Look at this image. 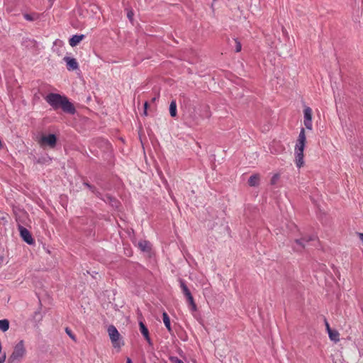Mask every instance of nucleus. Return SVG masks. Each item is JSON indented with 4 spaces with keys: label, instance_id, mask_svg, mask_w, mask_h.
<instances>
[{
    "label": "nucleus",
    "instance_id": "f257e3e1",
    "mask_svg": "<svg viewBox=\"0 0 363 363\" xmlns=\"http://www.w3.org/2000/svg\"><path fill=\"white\" fill-rule=\"evenodd\" d=\"M46 102L54 109L61 108L65 113L74 114L76 109L67 96L56 93H50L45 98Z\"/></svg>",
    "mask_w": 363,
    "mask_h": 363
},
{
    "label": "nucleus",
    "instance_id": "f03ea898",
    "mask_svg": "<svg viewBox=\"0 0 363 363\" xmlns=\"http://www.w3.org/2000/svg\"><path fill=\"white\" fill-rule=\"evenodd\" d=\"M306 142L305 129L302 128L295 146L296 164L300 168L303 164V150Z\"/></svg>",
    "mask_w": 363,
    "mask_h": 363
},
{
    "label": "nucleus",
    "instance_id": "7ed1b4c3",
    "mask_svg": "<svg viewBox=\"0 0 363 363\" xmlns=\"http://www.w3.org/2000/svg\"><path fill=\"white\" fill-rule=\"evenodd\" d=\"M179 282L180 284V287L182 289L183 294L185 296L186 298V301L189 303V306L191 307V310L192 311H197V306L194 301V297L187 287L185 281L182 279H179Z\"/></svg>",
    "mask_w": 363,
    "mask_h": 363
},
{
    "label": "nucleus",
    "instance_id": "20e7f679",
    "mask_svg": "<svg viewBox=\"0 0 363 363\" xmlns=\"http://www.w3.org/2000/svg\"><path fill=\"white\" fill-rule=\"evenodd\" d=\"M26 353L23 340H21L14 347L13 351L8 359V363H13L16 360L21 359Z\"/></svg>",
    "mask_w": 363,
    "mask_h": 363
},
{
    "label": "nucleus",
    "instance_id": "39448f33",
    "mask_svg": "<svg viewBox=\"0 0 363 363\" xmlns=\"http://www.w3.org/2000/svg\"><path fill=\"white\" fill-rule=\"evenodd\" d=\"M57 137L55 134H49L48 135H42L38 140V143L42 147H49L54 148L57 144Z\"/></svg>",
    "mask_w": 363,
    "mask_h": 363
},
{
    "label": "nucleus",
    "instance_id": "423d86ee",
    "mask_svg": "<svg viewBox=\"0 0 363 363\" xmlns=\"http://www.w3.org/2000/svg\"><path fill=\"white\" fill-rule=\"evenodd\" d=\"M315 239V237L313 235L303 236L300 239H296L294 240V245H292L293 249L296 252H301L305 248L306 243Z\"/></svg>",
    "mask_w": 363,
    "mask_h": 363
},
{
    "label": "nucleus",
    "instance_id": "0eeeda50",
    "mask_svg": "<svg viewBox=\"0 0 363 363\" xmlns=\"http://www.w3.org/2000/svg\"><path fill=\"white\" fill-rule=\"evenodd\" d=\"M108 335L110 337V339L111 340V342L113 344V346L116 347H121V335L118 333V330L114 325H110L108 328Z\"/></svg>",
    "mask_w": 363,
    "mask_h": 363
},
{
    "label": "nucleus",
    "instance_id": "6e6552de",
    "mask_svg": "<svg viewBox=\"0 0 363 363\" xmlns=\"http://www.w3.org/2000/svg\"><path fill=\"white\" fill-rule=\"evenodd\" d=\"M18 229L22 240L24 242L28 245H33L35 243V240L33 238L31 233L27 228L21 225H18Z\"/></svg>",
    "mask_w": 363,
    "mask_h": 363
},
{
    "label": "nucleus",
    "instance_id": "1a4fd4ad",
    "mask_svg": "<svg viewBox=\"0 0 363 363\" xmlns=\"http://www.w3.org/2000/svg\"><path fill=\"white\" fill-rule=\"evenodd\" d=\"M304 121L303 123L308 130H312V109L310 107H306L303 110Z\"/></svg>",
    "mask_w": 363,
    "mask_h": 363
},
{
    "label": "nucleus",
    "instance_id": "9d476101",
    "mask_svg": "<svg viewBox=\"0 0 363 363\" xmlns=\"http://www.w3.org/2000/svg\"><path fill=\"white\" fill-rule=\"evenodd\" d=\"M63 60L67 63V68L68 70L72 71L78 69L79 65L76 59L66 56Z\"/></svg>",
    "mask_w": 363,
    "mask_h": 363
},
{
    "label": "nucleus",
    "instance_id": "9b49d317",
    "mask_svg": "<svg viewBox=\"0 0 363 363\" xmlns=\"http://www.w3.org/2000/svg\"><path fill=\"white\" fill-rule=\"evenodd\" d=\"M139 326H140V333L144 336L145 339L147 340L149 345L152 346V342L150 337L149 330H148L147 326L142 321L139 322Z\"/></svg>",
    "mask_w": 363,
    "mask_h": 363
},
{
    "label": "nucleus",
    "instance_id": "f8f14e48",
    "mask_svg": "<svg viewBox=\"0 0 363 363\" xmlns=\"http://www.w3.org/2000/svg\"><path fill=\"white\" fill-rule=\"evenodd\" d=\"M85 35L83 34L81 35H74L69 40V43L72 47L77 46L84 38Z\"/></svg>",
    "mask_w": 363,
    "mask_h": 363
},
{
    "label": "nucleus",
    "instance_id": "ddd939ff",
    "mask_svg": "<svg viewBox=\"0 0 363 363\" xmlns=\"http://www.w3.org/2000/svg\"><path fill=\"white\" fill-rule=\"evenodd\" d=\"M247 183L250 186H257L259 184V175L258 174L251 175Z\"/></svg>",
    "mask_w": 363,
    "mask_h": 363
},
{
    "label": "nucleus",
    "instance_id": "4468645a",
    "mask_svg": "<svg viewBox=\"0 0 363 363\" xmlns=\"http://www.w3.org/2000/svg\"><path fill=\"white\" fill-rule=\"evenodd\" d=\"M162 319H163L164 324L165 327L167 328V330L169 333H172V327H171L170 319H169L168 314L166 312H163Z\"/></svg>",
    "mask_w": 363,
    "mask_h": 363
},
{
    "label": "nucleus",
    "instance_id": "2eb2a0df",
    "mask_svg": "<svg viewBox=\"0 0 363 363\" xmlns=\"http://www.w3.org/2000/svg\"><path fill=\"white\" fill-rule=\"evenodd\" d=\"M328 335H329L330 339L332 341H333L335 342H339L340 334H339L338 331H337L335 330H329Z\"/></svg>",
    "mask_w": 363,
    "mask_h": 363
},
{
    "label": "nucleus",
    "instance_id": "dca6fc26",
    "mask_svg": "<svg viewBox=\"0 0 363 363\" xmlns=\"http://www.w3.org/2000/svg\"><path fill=\"white\" fill-rule=\"evenodd\" d=\"M23 17L26 21H34L40 18V14L35 12L32 13H24Z\"/></svg>",
    "mask_w": 363,
    "mask_h": 363
},
{
    "label": "nucleus",
    "instance_id": "f3484780",
    "mask_svg": "<svg viewBox=\"0 0 363 363\" xmlns=\"http://www.w3.org/2000/svg\"><path fill=\"white\" fill-rule=\"evenodd\" d=\"M169 113L173 118H175L177 115V103L175 100H172L169 105Z\"/></svg>",
    "mask_w": 363,
    "mask_h": 363
},
{
    "label": "nucleus",
    "instance_id": "a211bd4d",
    "mask_svg": "<svg viewBox=\"0 0 363 363\" xmlns=\"http://www.w3.org/2000/svg\"><path fill=\"white\" fill-rule=\"evenodd\" d=\"M138 247L143 252H148L150 250V242L146 240L140 241Z\"/></svg>",
    "mask_w": 363,
    "mask_h": 363
},
{
    "label": "nucleus",
    "instance_id": "6ab92c4d",
    "mask_svg": "<svg viewBox=\"0 0 363 363\" xmlns=\"http://www.w3.org/2000/svg\"><path fill=\"white\" fill-rule=\"evenodd\" d=\"M9 328V321L7 319L0 320V330L6 332Z\"/></svg>",
    "mask_w": 363,
    "mask_h": 363
},
{
    "label": "nucleus",
    "instance_id": "aec40b11",
    "mask_svg": "<svg viewBox=\"0 0 363 363\" xmlns=\"http://www.w3.org/2000/svg\"><path fill=\"white\" fill-rule=\"evenodd\" d=\"M65 333H67V335L73 340L75 342L77 341V337L75 336V335L72 333V330L68 328V327H66L65 329Z\"/></svg>",
    "mask_w": 363,
    "mask_h": 363
},
{
    "label": "nucleus",
    "instance_id": "412c9836",
    "mask_svg": "<svg viewBox=\"0 0 363 363\" xmlns=\"http://www.w3.org/2000/svg\"><path fill=\"white\" fill-rule=\"evenodd\" d=\"M279 177H280V176L279 174H274L271 179L270 184L272 185L276 184L277 182L279 180Z\"/></svg>",
    "mask_w": 363,
    "mask_h": 363
},
{
    "label": "nucleus",
    "instance_id": "4be33fe9",
    "mask_svg": "<svg viewBox=\"0 0 363 363\" xmlns=\"http://www.w3.org/2000/svg\"><path fill=\"white\" fill-rule=\"evenodd\" d=\"M235 43V52H239L242 49V45L238 39H234Z\"/></svg>",
    "mask_w": 363,
    "mask_h": 363
},
{
    "label": "nucleus",
    "instance_id": "5701e85b",
    "mask_svg": "<svg viewBox=\"0 0 363 363\" xmlns=\"http://www.w3.org/2000/svg\"><path fill=\"white\" fill-rule=\"evenodd\" d=\"M169 361L172 363H184L180 359H179L177 357L171 356L169 357Z\"/></svg>",
    "mask_w": 363,
    "mask_h": 363
},
{
    "label": "nucleus",
    "instance_id": "b1692460",
    "mask_svg": "<svg viewBox=\"0 0 363 363\" xmlns=\"http://www.w3.org/2000/svg\"><path fill=\"white\" fill-rule=\"evenodd\" d=\"M91 192H92V193H94V194L96 195V197H98V198H99V199H102V200H104V201H106L105 199H104V198L102 197V194H101V192H99V191L96 189V188H95V189H94V190H93Z\"/></svg>",
    "mask_w": 363,
    "mask_h": 363
},
{
    "label": "nucleus",
    "instance_id": "393cba45",
    "mask_svg": "<svg viewBox=\"0 0 363 363\" xmlns=\"http://www.w3.org/2000/svg\"><path fill=\"white\" fill-rule=\"evenodd\" d=\"M133 16H134L133 11L132 10H128L127 12V17L130 21H133Z\"/></svg>",
    "mask_w": 363,
    "mask_h": 363
},
{
    "label": "nucleus",
    "instance_id": "a878e982",
    "mask_svg": "<svg viewBox=\"0 0 363 363\" xmlns=\"http://www.w3.org/2000/svg\"><path fill=\"white\" fill-rule=\"evenodd\" d=\"M83 184L86 186L90 191H93L94 190V189L96 188L94 186L90 184L89 182H84Z\"/></svg>",
    "mask_w": 363,
    "mask_h": 363
},
{
    "label": "nucleus",
    "instance_id": "bb28decb",
    "mask_svg": "<svg viewBox=\"0 0 363 363\" xmlns=\"http://www.w3.org/2000/svg\"><path fill=\"white\" fill-rule=\"evenodd\" d=\"M325 326H326V329L328 330V333L329 332V330H332L330 327V325L329 323L327 322V320H325Z\"/></svg>",
    "mask_w": 363,
    "mask_h": 363
},
{
    "label": "nucleus",
    "instance_id": "cd10ccee",
    "mask_svg": "<svg viewBox=\"0 0 363 363\" xmlns=\"http://www.w3.org/2000/svg\"><path fill=\"white\" fill-rule=\"evenodd\" d=\"M106 199H107L108 201H111L113 199H113L111 196H110V195H106Z\"/></svg>",
    "mask_w": 363,
    "mask_h": 363
},
{
    "label": "nucleus",
    "instance_id": "c85d7f7f",
    "mask_svg": "<svg viewBox=\"0 0 363 363\" xmlns=\"http://www.w3.org/2000/svg\"><path fill=\"white\" fill-rule=\"evenodd\" d=\"M358 236H359L360 240L363 242V233H359Z\"/></svg>",
    "mask_w": 363,
    "mask_h": 363
},
{
    "label": "nucleus",
    "instance_id": "c756f323",
    "mask_svg": "<svg viewBox=\"0 0 363 363\" xmlns=\"http://www.w3.org/2000/svg\"><path fill=\"white\" fill-rule=\"evenodd\" d=\"M148 106H149L148 102L145 101L144 104V109L147 110Z\"/></svg>",
    "mask_w": 363,
    "mask_h": 363
},
{
    "label": "nucleus",
    "instance_id": "7c9ffc66",
    "mask_svg": "<svg viewBox=\"0 0 363 363\" xmlns=\"http://www.w3.org/2000/svg\"><path fill=\"white\" fill-rule=\"evenodd\" d=\"M158 98H159V95H157V96L153 97L152 99V102H155Z\"/></svg>",
    "mask_w": 363,
    "mask_h": 363
},
{
    "label": "nucleus",
    "instance_id": "2f4dec72",
    "mask_svg": "<svg viewBox=\"0 0 363 363\" xmlns=\"http://www.w3.org/2000/svg\"><path fill=\"white\" fill-rule=\"evenodd\" d=\"M4 257L3 256H0V264L3 262Z\"/></svg>",
    "mask_w": 363,
    "mask_h": 363
},
{
    "label": "nucleus",
    "instance_id": "473e14b6",
    "mask_svg": "<svg viewBox=\"0 0 363 363\" xmlns=\"http://www.w3.org/2000/svg\"><path fill=\"white\" fill-rule=\"evenodd\" d=\"M126 363H132V361L130 358L127 359Z\"/></svg>",
    "mask_w": 363,
    "mask_h": 363
},
{
    "label": "nucleus",
    "instance_id": "72a5a7b5",
    "mask_svg": "<svg viewBox=\"0 0 363 363\" xmlns=\"http://www.w3.org/2000/svg\"><path fill=\"white\" fill-rule=\"evenodd\" d=\"M143 113H144L145 116H147V110L144 109Z\"/></svg>",
    "mask_w": 363,
    "mask_h": 363
},
{
    "label": "nucleus",
    "instance_id": "f704fd0d",
    "mask_svg": "<svg viewBox=\"0 0 363 363\" xmlns=\"http://www.w3.org/2000/svg\"><path fill=\"white\" fill-rule=\"evenodd\" d=\"M52 0H49V1H51Z\"/></svg>",
    "mask_w": 363,
    "mask_h": 363
}]
</instances>
